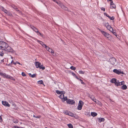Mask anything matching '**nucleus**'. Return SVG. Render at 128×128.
Segmentation results:
<instances>
[{
	"mask_svg": "<svg viewBox=\"0 0 128 128\" xmlns=\"http://www.w3.org/2000/svg\"><path fill=\"white\" fill-rule=\"evenodd\" d=\"M0 49L4 51L11 53L14 52V50L8 44L4 42H0Z\"/></svg>",
	"mask_w": 128,
	"mask_h": 128,
	"instance_id": "1",
	"label": "nucleus"
},
{
	"mask_svg": "<svg viewBox=\"0 0 128 128\" xmlns=\"http://www.w3.org/2000/svg\"><path fill=\"white\" fill-rule=\"evenodd\" d=\"M52 0L54 2H56L63 9L65 10H68V8L66 7L65 6L63 5L62 4L60 1H57L56 0Z\"/></svg>",
	"mask_w": 128,
	"mask_h": 128,
	"instance_id": "2",
	"label": "nucleus"
},
{
	"mask_svg": "<svg viewBox=\"0 0 128 128\" xmlns=\"http://www.w3.org/2000/svg\"><path fill=\"white\" fill-rule=\"evenodd\" d=\"M101 32L108 39L112 37V36L111 35L104 31L101 30Z\"/></svg>",
	"mask_w": 128,
	"mask_h": 128,
	"instance_id": "3",
	"label": "nucleus"
},
{
	"mask_svg": "<svg viewBox=\"0 0 128 128\" xmlns=\"http://www.w3.org/2000/svg\"><path fill=\"white\" fill-rule=\"evenodd\" d=\"M83 104L84 102L82 100H80L79 101L78 105L77 106V109L79 110H81Z\"/></svg>",
	"mask_w": 128,
	"mask_h": 128,
	"instance_id": "4",
	"label": "nucleus"
},
{
	"mask_svg": "<svg viewBox=\"0 0 128 128\" xmlns=\"http://www.w3.org/2000/svg\"><path fill=\"white\" fill-rule=\"evenodd\" d=\"M104 25L107 29L111 32H112V31L113 30L112 28L109 25V24L108 23H104Z\"/></svg>",
	"mask_w": 128,
	"mask_h": 128,
	"instance_id": "5",
	"label": "nucleus"
},
{
	"mask_svg": "<svg viewBox=\"0 0 128 128\" xmlns=\"http://www.w3.org/2000/svg\"><path fill=\"white\" fill-rule=\"evenodd\" d=\"M66 102L68 104H75V101L74 100L68 99L66 101Z\"/></svg>",
	"mask_w": 128,
	"mask_h": 128,
	"instance_id": "6",
	"label": "nucleus"
},
{
	"mask_svg": "<svg viewBox=\"0 0 128 128\" xmlns=\"http://www.w3.org/2000/svg\"><path fill=\"white\" fill-rule=\"evenodd\" d=\"M110 62L111 64L112 65H114L115 63L116 60L115 58H112L110 59Z\"/></svg>",
	"mask_w": 128,
	"mask_h": 128,
	"instance_id": "7",
	"label": "nucleus"
},
{
	"mask_svg": "<svg viewBox=\"0 0 128 128\" xmlns=\"http://www.w3.org/2000/svg\"><path fill=\"white\" fill-rule=\"evenodd\" d=\"M124 84V81L120 82L118 80H117V82L116 84V85L117 86H121Z\"/></svg>",
	"mask_w": 128,
	"mask_h": 128,
	"instance_id": "8",
	"label": "nucleus"
},
{
	"mask_svg": "<svg viewBox=\"0 0 128 128\" xmlns=\"http://www.w3.org/2000/svg\"><path fill=\"white\" fill-rule=\"evenodd\" d=\"M2 104L4 106H6L9 107L10 106V105L8 104V103L6 101H2Z\"/></svg>",
	"mask_w": 128,
	"mask_h": 128,
	"instance_id": "9",
	"label": "nucleus"
},
{
	"mask_svg": "<svg viewBox=\"0 0 128 128\" xmlns=\"http://www.w3.org/2000/svg\"><path fill=\"white\" fill-rule=\"evenodd\" d=\"M116 7L115 4L113 3V2H110V8H115Z\"/></svg>",
	"mask_w": 128,
	"mask_h": 128,
	"instance_id": "10",
	"label": "nucleus"
},
{
	"mask_svg": "<svg viewBox=\"0 0 128 128\" xmlns=\"http://www.w3.org/2000/svg\"><path fill=\"white\" fill-rule=\"evenodd\" d=\"M32 39H34L36 40H37V41L38 42H39L44 47V45H46L45 44H44V43H43L42 41L37 40L35 38H34L32 37Z\"/></svg>",
	"mask_w": 128,
	"mask_h": 128,
	"instance_id": "11",
	"label": "nucleus"
},
{
	"mask_svg": "<svg viewBox=\"0 0 128 128\" xmlns=\"http://www.w3.org/2000/svg\"><path fill=\"white\" fill-rule=\"evenodd\" d=\"M35 65L36 68H39L41 64L39 62H36L35 63Z\"/></svg>",
	"mask_w": 128,
	"mask_h": 128,
	"instance_id": "12",
	"label": "nucleus"
},
{
	"mask_svg": "<svg viewBox=\"0 0 128 128\" xmlns=\"http://www.w3.org/2000/svg\"><path fill=\"white\" fill-rule=\"evenodd\" d=\"M113 71L114 72L116 73L117 74H120L121 73V72L119 70L116 69H114Z\"/></svg>",
	"mask_w": 128,
	"mask_h": 128,
	"instance_id": "13",
	"label": "nucleus"
},
{
	"mask_svg": "<svg viewBox=\"0 0 128 128\" xmlns=\"http://www.w3.org/2000/svg\"><path fill=\"white\" fill-rule=\"evenodd\" d=\"M111 82L112 83H114L116 85V84L117 82V81L116 79L112 78L111 80Z\"/></svg>",
	"mask_w": 128,
	"mask_h": 128,
	"instance_id": "14",
	"label": "nucleus"
},
{
	"mask_svg": "<svg viewBox=\"0 0 128 128\" xmlns=\"http://www.w3.org/2000/svg\"><path fill=\"white\" fill-rule=\"evenodd\" d=\"M32 28L35 32H38V30L36 29V28H35L34 26H32L31 27Z\"/></svg>",
	"mask_w": 128,
	"mask_h": 128,
	"instance_id": "15",
	"label": "nucleus"
},
{
	"mask_svg": "<svg viewBox=\"0 0 128 128\" xmlns=\"http://www.w3.org/2000/svg\"><path fill=\"white\" fill-rule=\"evenodd\" d=\"M68 116H71L72 117H75L74 114L72 113L69 112L68 114Z\"/></svg>",
	"mask_w": 128,
	"mask_h": 128,
	"instance_id": "16",
	"label": "nucleus"
},
{
	"mask_svg": "<svg viewBox=\"0 0 128 128\" xmlns=\"http://www.w3.org/2000/svg\"><path fill=\"white\" fill-rule=\"evenodd\" d=\"M91 115L93 117L97 115V113L94 112H92L91 113Z\"/></svg>",
	"mask_w": 128,
	"mask_h": 128,
	"instance_id": "17",
	"label": "nucleus"
},
{
	"mask_svg": "<svg viewBox=\"0 0 128 128\" xmlns=\"http://www.w3.org/2000/svg\"><path fill=\"white\" fill-rule=\"evenodd\" d=\"M121 88L122 90H126L127 88V87L126 85H124L121 86Z\"/></svg>",
	"mask_w": 128,
	"mask_h": 128,
	"instance_id": "18",
	"label": "nucleus"
},
{
	"mask_svg": "<svg viewBox=\"0 0 128 128\" xmlns=\"http://www.w3.org/2000/svg\"><path fill=\"white\" fill-rule=\"evenodd\" d=\"M49 52L51 53L53 55H54V52L53 51V50L52 49L50 48L49 51H48Z\"/></svg>",
	"mask_w": 128,
	"mask_h": 128,
	"instance_id": "19",
	"label": "nucleus"
},
{
	"mask_svg": "<svg viewBox=\"0 0 128 128\" xmlns=\"http://www.w3.org/2000/svg\"><path fill=\"white\" fill-rule=\"evenodd\" d=\"M0 75L2 76L4 78H6V74L2 72L0 73Z\"/></svg>",
	"mask_w": 128,
	"mask_h": 128,
	"instance_id": "20",
	"label": "nucleus"
},
{
	"mask_svg": "<svg viewBox=\"0 0 128 128\" xmlns=\"http://www.w3.org/2000/svg\"><path fill=\"white\" fill-rule=\"evenodd\" d=\"M39 68L40 69H42V70H44L45 69V67L43 66V65L41 64Z\"/></svg>",
	"mask_w": 128,
	"mask_h": 128,
	"instance_id": "21",
	"label": "nucleus"
},
{
	"mask_svg": "<svg viewBox=\"0 0 128 128\" xmlns=\"http://www.w3.org/2000/svg\"><path fill=\"white\" fill-rule=\"evenodd\" d=\"M95 102L98 104L100 106H101L102 105L101 103L98 100H95Z\"/></svg>",
	"mask_w": 128,
	"mask_h": 128,
	"instance_id": "22",
	"label": "nucleus"
},
{
	"mask_svg": "<svg viewBox=\"0 0 128 128\" xmlns=\"http://www.w3.org/2000/svg\"><path fill=\"white\" fill-rule=\"evenodd\" d=\"M28 74L32 78L35 77L36 76V74H34L32 75L31 74L29 73Z\"/></svg>",
	"mask_w": 128,
	"mask_h": 128,
	"instance_id": "23",
	"label": "nucleus"
},
{
	"mask_svg": "<svg viewBox=\"0 0 128 128\" xmlns=\"http://www.w3.org/2000/svg\"><path fill=\"white\" fill-rule=\"evenodd\" d=\"M64 94H62L59 96V97L62 100L64 98Z\"/></svg>",
	"mask_w": 128,
	"mask_h": 128,
	"instance_id": "24",
	"label": "nucleus"
},
{
	"mask_svg": "<svg viewBox=\"0 0 128 128\" xmlns=\"http://www.w3.org/2000/svg\"><path fill=\"white\" fill-rule=\"evenodd\" d=\"M110 20H113L114 19V16L111 17L110 16H108V17Z\"/></svg>",
	"mask_w": 128,
	"mask_h": 128,
	"instance_id": "25",
	"label": "nucleus"
},
{
	"mask_svg": "<svg viewBox=\"0 0 128 128\" xmlns=\"http://www.w3.org/2000/svg\"><path fill=\"white\" fill-rule=\"evenodd\" d=\"M38 84H43V82L42 80H40L37 82Z\"/></svg>",
	"mask_w": 128,
	"mask_h": 128,
	"instance_id": "26",
	"label": "nucleus"
},
{
	"mask_svg": "<svg viewBox=\"0 0 128 128\" xmlns=\"http://www.w3.org/2000/svg\"><path fill=\"white\" fill-rule=\"evenodd\" d=\"M56 92L58 94H62V92L60 91L59 90H56Z\"/></svg>",
	"mask_w": 128,
	"mask_h": 128,
	"instance_id": "27",
	"label": "nucleus"
},
{
	"mask_svg": "<svg viewBox=\"0 0 128 128\" xmlns=\"http://www.w3.org/2000/svg\"><path fill=\"white\" fill-rule=\"evenodd\" d=\"M44 47L45 48H46V50L48 51H49L50 48L48 46L46 45H44Z\"/></svg>",
	"mask_w": 128,
	"mask_h": 128,
	"instance_id": "28",
	"label": "nucleus"
},
{
	"mask_svg": "<svg viewBox=\"0 0 128 128\" xmlns=\"http://www.w3.org/2000/svg\"><path fill=\"white\" fill-rule=\"evenodd\" d=\"M68 126L69 128H73L72 125L71 124H68Z\"/></svg>",
	"mask_w": 128,
	"mask_h": 128,
	"instance_id": "29",
	"label": "nucleus"
},
{
	"mask_svg": "<svg viewBox=\"0 0 128 128\" xmlns=\"http://www.w3.org/2000/svg\"><path fill=\"white\" fill-rule=\"evenodd\" d=\"M99 120L100 121V122H104V119L103 118H100L99 119Z\"/></svg>",
	"mask_w": 128,
	"mask_h": 128,
	"instance_id": "30",
	"label": "nucleus"
},
{
	"mask_svg": "<svg viewBox=\"0 0 128 128\" xmlns=\"http://www.w3.org/2000/svg\"><path fill=\"white\" fill-rule=\"evenodd\" d=\"M69 112H68L67 110H65L64 111V112L66 114L68 115V114Z\"/></svg>",
	"mask_w": 128,
	"mask_h": 128,
	"instance_id": "31",
	"label": "nucleus"
},
{
	"mask_svg": "<svg viewBox=\"0 0 128 128\" xmlns=\"http://www.w3.org/2000/svg\"><path fill=\"white\" fill-rule=\"evenodd\" d=\"M63 100H62V102H64L65 101L67 100V98L66 97H64V98H63Z\"/></svg>",
	"mask_w": 128,
	"mask_h": 128,
	"instance_id": "32",
	"label": "nucleus"
},
{
	"mask_svg": "<svg viewBox=\"0 0 128 128\" xmlns=\"http://www.w3.org/2000/svg\"><path fill=\"white\" fill-rule=\"evenodd\" d=\"M33 116L34 118H39L40 117V116H36L35 115H34Z\"/></svg>",
	"mask_w": 128,
	"mask_h": 128,
	"instance_id": "33",
	"label": "nucleus"
},
{
	"mask_svg": "<svg viewBox=\"0 0 128 128\" xmlns=\"http://www.w3.org/2000/svg\"><path fill=\"white\" fill-rule=\"evenodd\" d=\"M70 68L72 70H75L76 69V68L73 66H72L70 67Z\"/></svg>",
	"mask_w": 128,
	"mask_h": 128,
	"instance_id": "34",
	"label": "nucleus"
},
{
	"mask_svg": "<svg viewBox=\"0 0 128 128\" xmlns=\"http://www.w3.org/2000/svg\"><path fill=\"white\" fill-rule=\"evenodd\" d=\"M78 72L80 74H84V72L82 70H80Z\"/></svg>",
	"mask_w": 128,
	"mask_h": 128,
	"instance_id": "35",
	"label": "nucleus"
},
{
	"mask_svg": "<svg viewBox=\"0 0 128 128\" xmlns=\"http://www.w3.org/2000/svg\"><path fill=\"white\" fill-rule=\"evenodd\" d=\"M13 122H14L15 123H17L18 122V121L17 120H13Z\"/></svg>",
	"mask_w": 128,
	"mask_h": 128,
	"instance_id": "36",
	"label": "nucleus"
},
{
	"mask_svg": "<svg viewBox=\"0 0 128 128\" xmlns=\"http://www.w3.org/2000/svg\"><path fill=\"white\" fill-rule=\"evenodd\" d=\"M9 79L13 80L14 81L15 80V79H14V78L12 77L11 76H10Z\"/></svg>",
	"mask_w": 128,
	"mask_h": 128,
	"instance_id": "37",
	"label": "nucleus"
},
{
	"mask_svg": "<svg viewBox=\"0 0 128 128\" xmlns=\"http://www.w3.org/2000/svg\"><path fill=\"white\" fill-rule=\"evenodd\" d=\"M91 99L94 101V102H95V100H96V99L95 98L93 97H91Z\"/></svg>",
	"mask_w": 128,
	"mask_h": 128,
	"instance_id": "38",
	"label": "nucleus"
},
{
	"mask_svg": "<svg viewBox=\"0 0 128 128\" xmlns=\"http://www.w3.org/2000/svg\"><path fill=\"white\" fill-rule=\"evenodd\" d=\"M22 75L24 76H26V74L24 72H22Z\"/></svg>",
	"mask_w": 128,
	"mask_h": 128,
	"instance_id": "39",
	"label": "nucleus"
},
{
	"mask_svg": "<svg viewBox=\"0 0 128 128\" xmlns=\"http://www.w3.org/2000/svg\"><path fill=\"white\" fill-rule=\"evenodd\" d=\"M100 9L102 10H103L104 11H105V8L103 7H101L100 8Z\"/></svg>",
	"mask_w": 128,
	"mask_h": 128,
	"instance_id": "40",
	"label": "nucleus"
},
{
	"mask_svg": "<svg viewBox=\"0 0 128 128\" xmlns=\"http://www.w3.org/2000/svg\"><path fill=\"white\" fill-rule=\"evenodd\" d=\"M10 77V76L8 75H6V78L9 79Z\"/></svg>",
	"mask_w": 128,
	"mask_h": 128,
	"instance_id": "41",
	"label": "nucleus"
},
{
	"mask_svg": "<svg viewBox=\"0 0 128 128\" xmlns=\"http://www.w3.org/2000/svg\"><path fill=\"white\" fill-rule=\"evenodd\" d=\"M104 15L106 16L107 17L108 16V14L106 12H104Z\"/></svg>",
	"mask_w": 128,
	"mask_h": 128,
	"instance_id": "42",
	"label": "nucleus"
},
{
	"mask_svg": "<svg viewBox=\"0 0 128 128\" xmlns=\"http://www.w3.org/2000/svg\"><path fill=\"white\" fill-rule=\"evenodd\" d=\"M112 33L114 35L116 36V32H114L113 31H112Z\"/></svg>",
	"mask_w": 128,
	"mask_h": 128,
	"instance_id": "43",
	"label": "nucleus"
},
{
	"mask_svg": "<svg viewBox=\"0 0 128 128\" xmlns=\"http://www.w3.org/2000/svg\"><path fill=\"white\" fill-rule=\"evenodd\" d=\"M4 12L6 14H7L8 12V11L6 10H4Z\"/></svg>",
	"mask_w": 128,
	"mask_h": 128,
	"instance_id": "44",
	"label": "nucleus"
},
{
	"mask_svg": "<svg viewBox=\"0 0 128 128\" xmlns=\"http://www.w3.org/2000/svg\"><path fill=\"white\" fill-rule=\"evenodd\" d=\"M2 120L1 116H0V122H1L2 121Z\"/></svg>",
	"mask_w": 128,
	"mask_h": 128,
	"instance_id": "45",
	"label": "nucleus"
},
{
	"mask_svg": "<svg viewBox=\"0 0 128 128\" xmlns=\"http://www.w3.org/2000/svg\"><path fill=\"white\" fill-rule=\"evenodd\" d=\"M80 82L82 84H83L84 82L83 81V80H81V79H80Z\"/></svg>",
	"mask_w": 128,
	"mask_h": 128,
	"instance_id": "46",
	"label": "nucleus"
},
{
	"mask_svg": "<svg viewBox=\"0 0 128 128\" xmlns=\"http://www.w3.org/2000/svg\"><path fill=\"white\" fill-rule=\"evenodd\" d=\"M14 128H19V127L16 126H14Z\"/></svg>",
	"mask_w": 128,
	"mask_h": 128,
	"instance_id": "47",
	"label": "nucleus"
},
{
	"mask_svg": "<svg viewBox=\"0 0 128 128\" xmlns=\"http://www.w3.org/2000/svg\"><path fill=\"white\" fill-rule=\"evenodd\" d=\"M16 64H19L20 65H22V64H20L19 62H16Z\"/></svg>",
	"mask_w": 128,
	"mask_h": 128,
	"instance_id": "48",
	"label": "nucleus"
},
{
	"mask_svg": "<svg viewBox=\"0 0 128 128\" xmlns=\"http://www.w3.org/2000/svg\"><path fill=\"white\" fill-rule=\"evenodd\" d=\"M72 74L73 76H76V75L75 74H74V73H73Z\"/></svg>",
	"mask_w": 128,
	"mask_h": 128,
	"instance_id": "49",
	"label": "nucleus"
},
{
	"mask_svg": "<svg viewBox=\"0 0 128 128\" xmlns=\"http://www.w3.org/2000/svg\"><path fill=\"white\" fill-rule=\"evenodd\" d=\"M38 34H40V36H42V34H41L40 32H38Z\"/></svg>",
	"mask_w": 128,
	"mask_h": 128,
	"instance_id": "50",
	"label": "nucleus"
},
{
	"mask_svg": "<svg viewBox=\"0 0 128 128\" xmlns=\"http://www.w3.org/2000/svg\"><path fill=\"white\" fill-rule=\"evenodd\" d=\"M107 1L108 2L111 1V2H113L112 0H107Z\"/></svg>",
	"mask_w": 128,
	"mask_h": 128,
	"instance_id": "51",
	"label": "nucleus"
},
{
	"mask_svg": "<svg viewBox=\"0 0 128 128\" xmlns=\"http://www.w3.org/2000/svg\"><path fill=\"white\" fill-rule=\"evenodd\" d=\"M13 63L14 64V65H16V62H14Z\"/></svg>",
	"mask_w": 128,
	"mask_h": 128,
	"instance_id": "52",
	"label": "nucleus"
},
{
	"mask_svg": "<svg viewBox=\"0 0 128 128\" xmlns=\"http://www.w3.org/2000/svg\"><path fill=\"white\" fill-rule=\"evenodd\" d=\"M1 61L2 62H4V60H1Z\"/></svg>",
	"mask_w": 128,
	"mask_h": 128,
	"instance_id": "53",
	"label": "nucleus"
},
{
	"mask_svg": "<svg viewBox=\"0 0 128 128\" xmlns=\"http://www.w3.org/2000/svg\"><path fill=\"white\" fill-rule=\"evenodd\" d=\"M75 77H76V78L77 79H78V77H77L76 76H75Z\"/></svg>",
	"mask_w": 128,
	"mask_h": 128,
	"instance_id": "54",
	"label": "nucleus"
},
{
	"mask_svg": "<svg viewBox=\"0 0 128 128\" xmlns=\"http://www.w3.org/2000/svg\"><path fill=\"white\" fill-rule=\"evenodd\" d=\"M19 128H23L22 127H19Z\"/></svg>",
	"mask_w": 128,
	"mask_h": 128,
	"instance_id": "55",
	"label": "nucleus"
},
{
	"mask_svg": "<svg viewBox=\"0 0 128 128\" xmlns=\"http://www.w3.org/2000/svg\"><path fill=\"white\" fill-rule=\"evenodd\" d=\"M11 58L12 59L13 58V57H11Z\"/></svg>",
	"mask_w": 128,
	"mask_h": 128,
	"instance_id": "56",
	"label": "nucleus"
},
{
	"mask_svg": "<svg viewBox=\"0 0 128 128\" xmlns=\"http://www.w3.org/2000/svg\"><path fill=\"white\" fill-rule=\"evenodd\" d=\"M1 80V78H0V80Z\"/></svg>",
	"mask_w": 128,
	"mask_h": 128,
	"instance_id": "57",
	"label": "nucleus"
},
{
	"mask_svg": "<svg viewBox=\"0 0 128 128\" xmlns=\"http://www.w3.org/2000/svg\"><path fill=\"white\" fill-rule=\"evenodd\" d=\"M12 61H13V60H12V61L11 62H12Z\"/></svg>",
	"mask_w": 128,
	"mask_h": 128,
	"instance_id": "58",
	"label": "nucleus"
},
{
	"mask_svg": "<svg viewBox=\"0 0 128 128\" xmlns=\"http://www.w3.org/2000/svg\"><path fill=\"white\" fill-rule=\"evenodd\" d=\"M1 72H0V73H1Z\"/></svg>",
	"mask_w": 128,
	"mask_h": 128,
	"instance_id": "59",
	"label": "nucleus"
}]
</instances>
